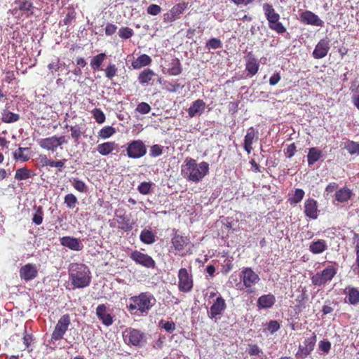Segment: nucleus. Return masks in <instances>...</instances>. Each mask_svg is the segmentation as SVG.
<instances>
[{
    "instance_id": "60",
    "label": "nucleus",
    "mask_w": 359,
    "mask_h": 359,
    "mask_svg": "<svg viewBox=\"0 0 359 359\" xmlns=\"http://www.w3.org/2000/svg\"><path fill=\"white\" fill-rule=\"evenodd\" d=\"M248 353L250 355H258L262 353V349L257 344H249Z\"/></svg>"
},
{
    "instance_id": "43",
    "label": "nucleus",
    "mask_w": 359,
    "mask_h": 359,
    "mask_svg": "<svg viewBox=\"0 0 359 359\" xmlns=\"http://www.w3.org/2000/svg\"><path fill=\"white\" fill-rule=\"evenodd\" d=\"M106 55L100 53L93 57L90 62V65L93 69H98L104 60Z\"/></svg>"
},
{
    "instance_id": "2",
    "label": "nucleus",
    "mask_w": 359,
    "mask_h": 359,
    "mask_svg": "<svg viewBox=\"0 0 359 359\" xmlns=\"http://www.w3.org/2000/svg\"><path fill=\"white\" fill-rule=\"evenodd\" d=\"M69 277L72 285L76 288H83L90 283V272L83 264H72L69 269Z\"/></svg>"
},
{
    "instance_id": "52",
    "label": "nucleus",
    "mask_w": 359,
    "mask_h": 359,
    "mask_svg": "<svg viewBox=\"0 0 359 359\" xmlns=\"http://www.w3.org/2000/svg\"><path fill=\"white\" fill-rule=\"evenodd\" d=\"M151 186V182H144L138 186L137 189L140 194L147 195L150 193Z\"/></svg>"
},
{
    "instance_id": "16",
    "label": "nucleus",
    "mask_w": 359,
    "mask_h": 359,
    "mask_svg": "<svg viewBox=\"0 0 359 359\" xmlns=\"http://www.w3.org/2000/svg\"><path fill=\"white\" fill-rule=\"evenodd\" d=\"M226 309V303L224 299L219 297H217L211 306L210 311H208V316L210 318H216L217 316L222 315Z\"/></svg>"
},
{
    "instance_id": "46",
    "label": "nucleus",
    "mask_w": 359,
    "mask_h": 359,
    "mask_svg": "<svg viewBox=\"0 0 359 359\" xmlns=\"http://www.w3.org/2000/svg\"><path fill=\"white\" fill-rule=\"evenodd\" d=\"M304 191L301 189H297L294 191V195L289 198V201L291 204L299 203L304 196Z\"/></svg>"
},
{
    "instance_id": "21",
    "label": "nucleus",
    "mask_w": 359,
    "mask_h": 359,
    "mask_svg": "<svg viewBox=\"0 0 359 359\" xmlns=\"http://www.w3.org/2000/svg\"><path fill=\"white\" fill-rule=\"evenodd\" d=\"M96 315L106 326H109L113 323L112 317L107 313V309L104 304L98 305L96 309Z\"/></svg>"
},
{
    "instance_id": "17",
    "label": "nucleus",
    "mask_w": 359,
    "mask_h": 359,
    "mask_svg": "<svg viewBox=\"0 0 359 359\" xmlns=\"http://www.w3.org/2000/svg\"><path fill=\"white\" fill-rule=\"evenodd\" d=\"M60 243L62 245L75 251H80L83 248V245L79 239L71 236L61 238Z\"/></svg>"
},
{
    "instance_id": "63",
    "label": "nucleus",
    "mask_w": 359,
    "mask_h": 359,
    "mask_svg": "<svg viewBox=\"0 0 359 359\" xmlns=\"http://www.w3.org/2000/svg\"><path fill=\"white\" fill-rule=\"evenodd\" d=\"M117 27L115 25L113 24H107L105 27V34L108 36H111L115 33Z\"/></svg>"
},
{
    "instance_id": "9",
    "label": "nucleus",
    "mask_w": 359,
    "mask_h": 359,
    "mask_svg": "<svg viewBox=\"0 0 359 359\" xmlns=\"http://www.w3.org/2000/svg\"><path fill=\"white\" fill-rule=\"evenodd\" d=\"M130 257L135 263L146 268L155 267V261L151 257H150L147 254L142 253L138 250H135L130 253Z\"/></svg>"
},
{
    "instance_id": "58",
    "label": "nucleus",
    "mask_w": 359,
    "mask_h": 359,
    "mask_svg": "<svg viewBox=\"0 0 359 359\" xmlns=\"http://www.w3.org/2000/svg\"><path fill=\"white\" fill-rule=\"evenodd\" d=\"M318 347L324 353L327 354L331 348V343L327 340L320 341Z\"/></svg>"
},
{
    "instance_id": "13",
    "label": "nucleus",
    "mask_w": 359,
    "mask_h": 359,
    "mask_svg": "<svg viewBox=\"0 0 359 359\" xmlns=\"http://www.w3.org/2000/svg\"><path fill=\"white\" fill-rule=\"evenodd\" d=\"M301 21L306 25H311L317 27H323L324 22L320 18L310 11H305L300 15Z\"/></svg>"
},
{
    "instance_id": "12",
    "label": "nucleus",
    "mask_w": 359,
    "mask_h": 359,
    "mask_svg": "<svg viewBox=\"0 0 359 359\" xmlns=\"http://www.w3.org/2000/svg\"><path fill=\"white\" fill-rule=\"evenodd\" d=\"M20 276L25 281L34 279L38 275L36 266L34 264H27L20 269Z\"/></svg>"
},
{
    "instance_id": "1",
    "label": "nucleus",
    "mask_w": 359,
    "mask_h": 359,
    "mask_svg": "<svg viewBox=\"0 0 359 359\" xmlns=\"http://www.w3.org/2000/svg\"><path fill=\"white\" fill-rule=\"evenodd\" d=\"M181 172L187 180L198 183L208 174L209 164L205 161L197 163L195 159L187 158L182 165Z\"/></svg>"
},
{
    "instance_id": "53",
    "label": "nucleus",
    "mask_w": 359,
    "mask_h": 359,
    "mask_svg": "<svg viewBox=\"0 0 359 359\" xmlns=\"http://www.w3.org/2000/svg\"><path fill=\"white\" fill-rule=\"evenodd\" d=\"M93 114L98 123H102L105 121V115L100 109H95L93 111Z\"/></svg>"
},
{
    "instance_id": "19",
    "label": "nucleus",
    "mask_w": 359,
    "mask_h": 359,
    "mask_svg": "<svg viewBox=\"0 0 359 359\" xmlns=\"http://www.w3.org/2000/svg\"><path fill=\"white\" fill-rule=\"evenodd\" d=\"M18 4V6L13 10L14 15H17L18 11L21 12L22 15H25L26 18L33 15L34 6L31 1L27 0L22 1H20Z\"/></svg>"
},
{
    "instance_id": "24",
    "label": "nucleus",
    "mask_w": 359,
    "mask_h": 359,
    "mask_svg": "<svg viewBox=\"0 0 359 359\" xmlns=\"http://www.w3.org/2000/svg\"><path fill=\"white\" fill-rule=\"evenodd\" d=\"M172 243L175 249L179 252L183 250L189 245V240L187 237L175 233L172 238Z\"/></svg>"
},
{
    "instance_id": "39",
    "label": "nucleus",
    "mask_w": 359,
    "mask_h": 359,
    "mask_svg": "<svg viewBox=\"0 0 359 359\" xmlns=\"http://www.w3.org/2000/svg\"><path fill=\"white\" fill-rule=\"evenodd\" d=\"M347 297L351 304H357L359 303V291L354 287L349 288L347 292Z\"/></svg>"
},
{
    "instance_id": "44",
    "label": "nucleus",
    "mask_w": 359,
    "mask_h": 359,
    "mask_svg": "<svg viewBox=\"0 0 359 359\" xmlns=\"http://www.w3.org/2000/svg\"><path fill=\"white\" fill-rule=\"evenodd\" d=\"M246 69L251 74L255 75L259 69V65L255 58H250L246 64Z\"/></svg>"
},
{
    "instance_id": "15",
    "label": "nucleus",
    "mask_w": 359,
    "mask_h": 359,
    "mask_svg": "<svg viewBox=\"0 0 359 359\" xmlns=\"http://www.w3.org/2000/svg\"><path fill=\"white\" fill-rule=\"evenodd\" d=\"M185 8V5L181 4L174 6L170 11L163 15V22L168 23L179 19Z\"/></svg>"
},
{
    "instance_id": "28",
    "label": "nucleus",
    "mask_w": 359,
    "mask_h": 359,
    "mask_svg": "<svg viewBox=\"0 0 359 359\" xmlns=\"http://www.w3.org/2000/svg\"><path fill=\"white\" fill-rule=\"evenodd\" d=\"M352 191L344 187L340 189L339 190L335 192L334 196L335 200L339 203H345L347 202L352 196Z\"/></svg>"
},
{
    "instance_id": "49",
    "label": "nucleus",
    "mask_w": 359,
    "mask_h": 359,
    "mask_svg": "<svg viewBox=\"0 0 359 359\" xmlns=\"http://www.w3.org/2000/svg\"><path fill=\"white\" fill-rule=\"evenodd\" d=\"M70 130L72 133V137L74 140L75 142H77L79 138L83 133L82 128L79 125H75L74 126L70 127Z\"/></svg>"
},
{
    "instance_id": "26",
    "label": "nucleus",
    "mask_w": 359,
    "mask_h": 359,
    "mask_svg": "<svg viewBox=\"0 0 359 359\" xmlns=\"http://www.w3.org/2000/svg\"><path fill=\"white\" fill-rule=\"evenodd\" d=\"M39 146L45 149L51 150L54 151L58 147V143L56 141V136L41 139L39 141Z\"/></svg>"
},
{
    "instance_id": "20",
    "label": "nucleus",
    "mask_w": 359,
    "mask_h": 359,
    "mask_svg": "<svg viewBox=\"0 0 359 359\" xmlns=\"http://www.w3.org/2000/svg\"><path fill=\"white\" fill-rule=\"evenodd\" d=\"M317 201L313 198H309L304 203V213L310 219H315L318 217Z\"/></svg>"
},
{
    "instance_id": "35",
    "label": "nucleus",
    "mask_w": 359,
    "mask_h": 359,
    "mask_svg": "<svg viewBox=\"0 0 359 359\" xmlns=\"http://www.w3.org/2000/svg\"><path fill=\"white\" fill-rule=\"evenodd\" d=\"M35 174L27 168H21L16 170L15 179L19 181L25 180L33 177Z\"/></svg>"
},
{
    "instance_id": "27",
    "label": "nucleus",
    "mask_w": 359,
    "mask_h": 359,
    "mask_svg": "<svg viewBox=\"0 0 359 359\" xmlns=\"http://www.w3.org/2000/svg\"><path fill=\"white\" fill-rule=\"evenodd\" d=\"M117 146L114 142H107L98 144L96 149L101 155L107 156L111 153Z\"/></svg>"
},
{
    "instance_id": "36",
    "label": "nucleus",
    "mask_w": 359,
    "mask_h": 359,
    "mask_svg": "<svg viewBox=\"0 0 359 359\" xmlns=\"http://www.w3.org/2000/svg\"><path fill=\"white\" fill-rule=\"evenodd\" d=\"M154 75L155 74L153 70L150 69H145L140 73L138 81L141 84L144 85L148 83L153 79Z\"/></svg>"
},
{
    "instance_id": "40",
    "label": "nucleus",
    "mask_w": 359,
    "mask_h": 359,
    "mask_svg": "<svg viewBox=\"0 0 359 359\" xmlns=\"http://www.w3.org/2000/svg\"><path fill=\"white\" fill-rule=\"evenodd\" d=\"M182 72V67L180 60L175 58L172 60L171 67L168 69V73L170 75L177 76L180 74Z\"/></svg>"
},
{
    "instance_id": "5",
    "label": "nucleus",
    "mask_w": 359,
    "mask_h": 359,
    "mask_svg": "<svg viewBox=\"0 0 359 359\" xmlns=\"http://www.w3.org/2000/svg\"><path fill=\"white\" fill-rule=\"evenodd\" d=\"M337 269L333 265H328L323 271L312 276L311 280L314 285L321 286L330 281L337 274Z\"/></svg>"
},
{
    "instance_id": "3",
    "label": "nucleus",
    "mask_w": 359,
    "mask_h": 359,
    "mask_svg": "<svg viewBox=\"0 0 359 359\" xmlns=\"http://www.w3.org/2000/svg\"><path fill=\"white\" fill-rule=\"evenodd\" d=\"M130 301L132 303L128 306L129 310H138L142 314H147L156 304L155 297L149 292H142L138 296L130 297Z\"/></svg>"
},
{
    "instance_id": "10",
    "label": "nucleus",
    "mask_w": 359,
    "mask_h": 359,
    "mask_svg": "<svg viewBox=\"0 0 359 359\" xmlns=\"http://www.w3.org/2000/svg\"><path fill=\"white\" fill-rule=\"evenodd\" d=\"M179 289L184 292H188L193 287V280L184 268L180 269L178 273Z\"/></svg>"
},
{
    "instance_id": "59",
    "label": "nucleus",
    "mask_w": 359,
    "mask_h": 359,
    "mask_svg": "<svg viewBox=\"0 0 359 359\" xmlns=\"http://www.w3.org/2000/svg\"><path fill=\"white\" fill-rule=\"evenodd\" d=\"M149 14L151 15H156L161 11V8L156 4H151L147 9Z\"/></svg>"
},
{
    "instance_id": "8",
    "label": "nucleus",
    "mask_w": 359,
    "mask_h": 359,
    "mask_svg": "<svg viewBox=\"0 0 359 359\" xmlns=\"http://www.w3.org/2000/svg\"><path fill=\"white\" fill-rule=\"evenodd\" d=\"M126 151L129 158H140L147 154V147L142 140H133L128 144Z\"/></svg>"
},
{
    "instance_id": "6",
    "label": "nucleus",
    "mask_w": 359,
    "mask_h": 359,
    "mask_svg": "<svg viewBox=\"0 0 359 359\" xmlns=\"http://www.w3.org/2000/svg\"><path fill=\"white\" fill-rule=\"evenodd\" d=\"M71 323L70 316L69 314H65L58 320L55 330H53L51 336L52 341H58L63 338L64 334L67 332Z\"/></svg>"
},
{
    "instance_id": "57",
    "label": "nucleus",
    "mask_w": 359,
    "mask_h": 359,
    "mask_svg": "<svg viewBox=\"0 0 359 359\" xmlns=\"http://www.w3.org/2000/svg\"><path fill=\"white\" fill-rule=\"evenodd\" d=\"M117 72V68L115 65H109L105 69L106 76L111 79L116 74Z\"/></svg>"
},
{
    "instance_id": "37",
    "label": "nucleus",
    "mask_w": 359,
    "mask_h": 359,
    "mask_svg": "<svg viewBox=\"0 0 359 359\" xmlns=\"http://www.w3.org/2000/svg\"><path fill=\"white\" fill-rule=\"evenodd\" d=\"M353 243L355 244L356 259L355 265L353 266V271L355 274H359V234L354 233L353 238Z\"/></svg>"
},
{
    "instance_id": "31",
    "label": "nucleus",
    "mask_w": 359,
    "mask_h": 359,
    "mask_svg": "<svg viewBox=\"0 0 359 359\" xmlns=\"http://www.w3.org/2000/svg\"><path fill=\"white\" fill-rule=\"evenodd\" d=\"M327 248V245L324 240H318L312 242L309 246V250L313 254H320Z\"/></svg>"
},
{
    "instance_id": "18",
    "label": "nucleus",
    "mask_w": 359,
    "mask_h": 359,
    "mask_svg": "<svg viewBox=\"0 0 359 359\" xmlns=\"http://www.w3.org/2000/svg\"><path fill=\"white\" fill-rule=\"evenodd\" d=\"M259 138V133L253 127H250L247 130V134L244 139V149L250 154L252 150V144L253 142L257 140Z\"/></svg>"
},
{
    "instance_id": "7",
    "label": "nucleus",
    "mask_w": 359,
    "mask_h": 359,
    "mask_svg": "<svg viewBox=\"0 0 359 359\" xmlns=\"http://www.w3.org/2000/svg\"><path fill=\"white\" fill-rule=\"evenodd\" d=\"M240 278L243 283V285L248 288V293L252 292L251 287L257 284L259 280V276L251 268H244L240 274Z\"/></svg>"
},
{
    "instance_id": "4",
    "label": "nucleus",
    "mask_w": 359,
    "mask_h": 359,
    "mask_svg": "<svg viewBox=\"0 0 359 359\" xmlns=\"http://www.w3.org/2000/svg\"><path fill=\"white\" fill-rule=\"evenodd\" d=\"M124 341L135 346H144L147 343V335L140 330L129 328L123 333Z\"/></svg>"
},
{
    "instance_id": "14",
    "label": "nucleus",
    "mask_w": 359,
    "mask_h": 359,
    "mask_svg": "<svg viewBox=\"0 0 359 359\" xmlns=\"http://www.w3.org/2000/svg\"><path fill=\"white\" fill-rule=\"evenodd\" d=\"M330 48V40L327 38L321 39L313 51V57L316 59L323 58L327 55Z\"/></svg>"
},
{
    "instance_id": "50",
    "label": "nucleus",
    "mask_w": 359,
    "mask_h": 359,
    "mask_svg": "<svg viewBox=\"0 0 359 359\" xmlns=\"http://www.w3.org/2000/svg\"><path fill=\"white\" fill-rule=\"evenodd\" d=\"M269 27L271 29L276 31L278 34H283L286 32L285 27L279 20L276 21V22L269 23Z\"/></svg>"
},
{
    "instance_id": "34",
    "label": "nucleus",
    "mask_w": 359,
    "mask_h": 359,
    "mask_svg": "<svg viewBox=\"0 0 359 359\" xmlns=\"http://www.w3.org/2000/svg\"><path fill=\"white\" fill-rule=\"evenodd\" d=\"M140 239L142 243L151 245L155 243L156 236L151 230L144 229L141 231Z\"/></svg>"
},
{
    "instance_id": "41",
    "label": "nucleus",
    "mask_w": 359,
    "mask_h": 359,
    "mask_svg": "<svg viewBox=\"0 0 359 359\" xmlns=\"http://www.w3.org/2000/svg\"><path fill=\"white\" fill-rule=\"evenodd\" d=\"M344 149L351 155L359 154V143L356 142L348 140L345 143Z\"/></svg>"
},
{
    "instance_id": "64",
    "label": "nucleus",
    "mask_w": 359,
    "mask_h": 359,
    "mask_svg": "<svg viewBox=\"0 0 359 359\" xmlns=\"http://www.w3.org/2000/svg\"><path fill=\"white\" fill-rule=\"evenodd\" d=\"M163 327L168 332H172L175 329V324L173 322L168 321L164 323L163 325Z\"/></svg>"
},
{
    "instance_id": "29",
    "label": "nucleus",
    "mask_w": 359,
    "mask_h": 359,
    "mask_svg": "<svg viewBox=\"0 0 359 359\" xmlns=\"http://www.w3.org/2000/svg\"><path fill=\"white\" fill-rule=\"evenodd\" d=\"M118 217V228L124 231H130L133 229V223L130 222V218L125 215H117Z\"/></svg>"
},
{
    "instance_id": "25",
    "label": "nucleus",
    "mask_w": 359,
    "mask_h": 359,
    "mask_svg": "<svg viewBox=\"0 0 359 359\" xmlns=\"http://www.w3.org/2000/svg\"><path fill=\"white\" fill-rule=\"evenodd\" d=\"M263 10L269 23L276 22V21L279 20L280 15L275 11L272 5L264 4Z\"/></svg>"
},
{
    "instance_id": "32",
    "label": "nucleus",
    "mask_w": 359,
    "mask_h": 359,
    "mask_svg": "<svg viewBox=\"0 0 359 359\" xmlns=\"http://www.w3.org/2000/svg\"><path fill=\"white\" fill-rule=\"evenodd\" d=\"M322 156L323 152L321 150L317 149L316 147L310 148L307 155L309 165L314 164L316 161L321 158Z\"/></svg>"
},
{
    "instance_id": "23",
    "label": "nucleus",
    "mask_w": 359,
    "mask_h": 359,
    "mask_svg": "<svg viewBox=\"0 0 359 359\" xmlns=\"http://www.w3.org/2000/svg\"><path fill=\"white\" fill-rule=\"evenodd\" d=\"M205 108V103L203 100L194 101L188 109V114L190 117H194L197 114H201Z\"/></svg>"
},
{
    "instance_id": "45",
    "label": "nucleus",
    "mask_w": 359,
    "mask_h": 359,
    "mask_svg": "<svg viewBox=\"0 0 359 359\" xmlns=\"http://www.w3.org/2000/svg\"><path fill=\"white\" fill-rule=\"evenodd\" d=\"M64 203L68 208H74L78 203V201L73 194H68L65 196Z\"/></svg>"
},
{
    "instance_id": "11",
    "label": "nucleus",
    "mask_w": 359,
    "mask_h": 359,
    "mask_svg": "<svg viewBox=\"0 0 359 359\" xmlns=\"http://www.w3.org/2000/svg\"><path fill=\"white\" fill-rule=\"evenodd\" d=\"M316 341V334L313 332L311 337L305 339L304 345H299L297 355H300L302 358H306L313 350Z\"/></svg>"
},
{
    "instance_id": "22",
    "label": "nucleus",
    "mask_w": 359,
    "mask_h": 359,
    "mask_svg": "<svg viewBox=\"0 0 359 359\" xmlns=\"http://www.w3.org/2000/svg\"><path fill=\"white\" fill-rule=\"evenodd\" d=\"M276 302V297L272 294H264L259 297L257 306L259 309H266L271 308Z\"/></svg>"
},
{
    "instance_id": "47",
    "label": "nucleus",
    "mask_w": 359,
    "mask_h": 359,
    "mask_svg": "<svg viewBox=\"0 0 359 359\" xmlns=\"http://www.w3.org/2000/svg\"><path fill=\"white\" fill-rule=\"evenodd\" d=\"M116 133L115 129L111 126H107L102 128L99 132V136L103 139H107Z\"/></svg>"
},
{
    "instance_id": "38",
    "label": "nucleus",
    "mask_w": 359,
    "mask_h": 359,
    "mask_svg": "<svg viewBox=\"0 0 359 359\" xmlns=\"http://www.w3.org/2000/svg\"><path fill=\"white\" fill-rule=\"evenodd\" d=\"M1 119L4 123H11L18 121L20 119V116L17 114H14L5 109L2 112Z\"/></svg>"
},
{
    "instance_id": "42",
    "label": "nucleus",
    "mask_w": 359,
    "mask_h": 359,
    "mask_svg": "<svg viewBox=\"0 0 359 359\" xmlns=\"http://www.w3.org/2000/svg\"><path fill=\"white\" fill-rule=\"evenodd\" d=\"M72 184L79 192L86 193L88 191V187L85 182L78 178H74Z\"/></svg>"
},
{
    "instance_id": "62",
    "label": "nucleus",
    "mask_w": 359,
    "mask_h": 359,
    "mask_svg": "<svg viewBox=\"0 0 359 359\" xmlns=\"http://www.w3.org/2000/svg\"><path fill=\"white\" fill-rule=\"evenodd\" d=\"M60 67H61V64L58 60H56L55 61L50 62L48 65V69L50 70L52 72H53L54 71L55 72L57 71L60 68Z\"/></svg>"
},
{
    "instance_id": "48",
    "label": "nucleus",
    "mask_w": 359,
    "mask_h": 359,
    "mask_svg": "<svg viewBox=\"0 0 359 359\" xmlns=\"http://www.w3.org/2000/svg\"><path fill=\"white\" fill-rule=\"evenodd\" d=\"M222 46V43L220 39L217 38H211L206 43V48L210 49H217Z\"/></svg>"
},
{
    "instance_id": "33",
    "label": "nucleus",
    "mask_w": 359,
    "mask_h": 359,
    "mask_svg": "<svg viewBox=\"0 0 359 359\" xmlns=\"http://www.w3.org/2000/svg\"><path fill=\"white\" fill-rule=\"evenodd\" d=\"M151 62V58L149 55L143 54L139 56L135 61L132 62V67L135 69H138L142 67L150 65Z\"/></svg>"
},
{
    "instance_id": "54",
    "label": "nucleus",
    "mask_w": 359,
    "mask_h": 359,
    "mask_svg": "<svg viewBox=\"0 0 359 359\" xmlns=\"http://www.w3.org/2000/svg\"><path fill=\"white\" fill-rule=\"evenodd\" d=\"M32 222L39 225L43 222V211L41 207L37 208L36 212L33 215Z\"/></svg>"
},
{
    "instance_id": "51",
    "label": "nucleus",
    "mask_w": 359,
    "mask_h": 359,
    "mask_svg": "<svg viewBox=\"0 0 359 359\" xmlns=\"http://www.w3.org/2000/svg\"><path fill=\"white\" fill-rule=\"evenodd\" d=\"M133 35V30L129 27H121L118 30V36L121 39H128Z\"/></svg>"
},
{
    "instance_id": "30",
    "label": "nucleus",
    "mask_w": 359,
    "mask_h": 359,
    "mask_svg": "<svg viewBox=\"0 0 359 359\" xmlns=\"http://www.w3.org/2000/svg\"><path fill=\"white\" fill-rule=\"evenodd\" d=\"M29 151L30 149L28 147H19L13 152V158L16 161H27L30 158Z\"/></svg>"
},
{
    "instance_id": "61",
    "label": "nucleus",
    "mask_w": 359,
    "mask_h": 359,
    "mask_svg": "<svg viewBox=\"0 0 359 359\" xmlns=\"http://www.w3.org/2000/svg\"><path fill=\"white\" fill-rule=\"evenodd\" d=\"M280 328V325L276 320H271L267 325V330L273 334Z\"/></svg>"
},
{
    "instance_id": "55",
    "label": "nucleus",
    "mask_w": 359,
    "mask_h": 359,
    "mask_svg": "<svg viewBox=\"0 0 359 359\" xmlns=\"http://www.w3.org/2000/svg\"><path fill=\"white\" fill-rule=\"evenodd\" d=\"M163 154V147L158 144H154L150 148V156L157 157Z\"/></svg>"
},
{
    "instance_id": "56",
    "label": "nucleus",
    "mask_w": 359,
    "mask_h": 359,
    "mask_svg": "<svg viewBox=\"0 0 359 359\" xmlns=\"http://www.w3.org/2000/svg\"><path fill=\"white\" fill-rule=\"evenodd\" d=\"M136 110L142 114H147L150 111L151 107L149 104L142 102L137 105Z\"/></svg>"
}]
</instances>
